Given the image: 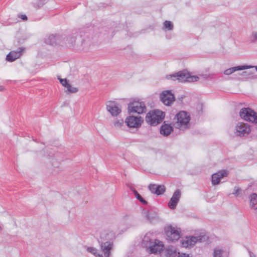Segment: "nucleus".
Listing matches in <instances>:
<instances>
[{"mask_svg":"<svg viewBox=\"0 0 257 257\" xmlns=\"http://www.w3.org/2000/svg\"><path fill=\"white\" fill-rule=\"evenodd\" d=\"M190 114L185 111L178 112L174 118V126L175 128L184 131L190 127Z\"/></svg>","mask_w":257,"mask_h":257,"instance_id":"nucleus-1","label":"nucleus"},{"mask_svg":"<svg viewBox=\"0 0 257 257\" xmlns=\"http://www.w3.org/2000/svg\"><path fill=\"white\" fill-rule=\"evenodd\" d=\"M109 235V233L106 232V231H103L101 232L100 238L98 239L101 250L105 257H111L110 251L113 246V242L111 240H107L108 238H106Z\"/></svg>","mask_w":257,"mask_h":257,"instance_id":"nucleus-2","label":"nucleus"},{"mask_svg":"<svg viewBox=\"0 0 257 257\" xmlns=\"http://www.w3.org/2000/svg\"><path fill=\"white\" fill-rule=\"evenodd\" d=\"M164 117V112L159 110H154L147 114L146 121L151 125H156L160 123Z\"/></svg>","mask_w":257,"mask_h":257,"instance_id":"nucleus-3","label":"nucleus"},{"mask_svg":"<svg viewBox=\"0 0 257 257\" xmlns=\"http://www.w3.org/2000/svg\"><path fill=\"white\" fill-rule=\"evenodd\" d=\"M164 230L166 238L169 241L174 242L177 241L181 237L180 228L170 225L166 226Z\"/></svg>","mask_w":257,"mask_h":257,"instance_id":"nucleus-4","label":"nucleus"},{"mask_svg":"<svg viewBox=\"0 0 257 257\" xmlns=\"http://www.w3.org/2000/svg\"><path fill=\"white\" fill-rule=\"evenodd\" d=\"M239 115L245 121L257 122V113L249 107L241 108L239 111Z\"/></svg>","mask_w":257,"mask_h":257,"instance_id":"nucleus-5","label":"nucleus"},{"mask_svg":"<svg viewBox=\"0 0 257 257\" xmlns=\"http://www.w3.org/2000/svg\"><path fill=\"white\" fill-rule=\"evenodd\" d=\"M147 108L144 102L139 101H133L128 104L129 113L136 112L138 114L145 113Z\"/></svg>","mask_w":257,"mask_h":257,"instance_id":"nucleus-6","label":"nucleus"},{"mask_svg":"<svg viewBox=\"0 0 257 257\" xmlns=\"http://www.w3.org/2000/svg\"><path fill=\"white\" fill-rule=\"evenodd\" d=\"M107 110L113 116H117L121 112L120 105L114 101H108L106 102Z\"/></svg>","mask_w":257,"mask_h":257,"instance_id":"nucleus-7","label":"nucleus"},{"mask_svg":"<svg viewBox=\"0 0 257 257\" xmlns=\"http://www.w3.org/2000/svg\"><path fill=\"white\" fill-rule=\"evenodd\" d=\"M160 97L162 103L167 106L171 105L175 100V96L171 90L163 91L160 94Z\"/></svg>","mask_w":257,"mask_h":257,"instance_id":"nucleus-8","label":"nucleus"},{"mask_svg":"<svg viewBox=\"0 0 257 257\" xmlns=\"http://www.w3.org/2000/svg\"><path fill=\"white\" fill-rule=\"evenodd\" d=\"M163 247L162 242L155 239L145 247L147 248V251L150 253H156L162 250Z\"/></svg>","mask_w":257,"mask_h":257,"instance_id":"nucleus-9","label":"nucleus"},{"mask_svg":"<svg viewBox=\"0 0 257 257\" xmlns=\"http://www.w3.org/2000/svg\"><path fill=\"white\" fill-rule=\"evenodd\" d=\"M250 132L249 125L243 122H238L235 127V134L238 136H245Z\"/></svg>","mask_w":257,"mask_h":257,"instance_id":"nucleus-10","label":"nucleus"},{"mask_svg":"<svg viewBox=\"0 0 257 257\" xmlns=\"http://www.w3.org/2000/svg\"><path fill=\"white\" fill-rule=\"evenodd\" d=\"M143 121L141 116H130L126 117L125 122L128 127L137 128L141 126Z\"/></svg>","mask_w":257,"mask_h":257,"instance_id":"nucleus-11","label":"nucleus"},{"mask_svg":"<svg viewBox=\"0 0 257 257\" xmlns=\"http://www.w3.org/2000/svg\"><path fill=\"white\" fill-rule=\"evenodd\" d=\"M200 240H201L200 236H186L185 238H182L181 241V246L186 248L191 247L193 246L196 244V243Z\"/></svg>","mask_w":257,"mask_h":257,"instance_id":"nucleus-12","label":"nucleus"},{"mask_svg":"<svg viewBox=\"0 0 257 257\" xmlns=\"http://www.w3.org/2000/svg\"><path fill=\"white\" fill-rule=\"evenodd\" d=\"M181 193L179 189H177L173 193L168 202V206L171 209H175L181 197Z\"/></svg>","mask_w":257,"mask_h":257,"instance_id":"nucleus-13","label":"nucleus"},{"mask_svg":"<svg viewBox=\"0 0 257 257\" xmlns=\"http://www.w3.org/2000/svg\"><path fill=\"white\" fill-rule=\"evenodd\" d=\"M25 48L23 47L19 48L16 51H11L6 56V60L9 62H13L20 58L23 54Z\"/></svg>","mask_w":257,"mask_h":257,"instance_id":"nucleus-14","label":"nucleus"},{"mask_svg":"<svg viewBox=\"0 0 257 257\" xmlns=\"http://www.w3.org/2000/svg\"><path fill=\"white\" fill-rule=\"evenodd\" d=\"M149 189L152 193L155 194L157 195L163 194L166 190V188L164 185H157L154 184H150L149 186Z\"/></svg>","mask_w":257,"mask_h":257,"instance_id":"nucleus-15","label":"nucleus"},{"mask_svg":"<svg viewBox=\"0 0 257 257\" xmlns=\"http://www.w3.org/2000/svg\"><path fill=\"white\" fill-rule=\"evenodd\" d=\"M253 67V66L247 65L235 66L225 70L224 71L223 73L225 75H229L236 71L243 70L245 69L252 68Z\"/></svg>","mask_w":257,"mask_h":257,"instance_id":"nucleus-16","label":"nucleus"},{"mask_svg":"<svg viewBox=\"0 0 257 257\" xmlns=\"http://www.w3.org/2000/svg\"><path fill=\"white\" fill-rule=\"evenodd\" d=\"M166 78L168 80H178L179 82H183V81H184V79L185 78V75L184 71H179L173 74L166 75Z\"/></svg>","mask_w":257,"mask_h":257,"instance_id":"nucleus-17","label":"nucleus"},{"mask_svg":"<svg viewBox=\"0 0 257 257\" xmlns=\"http://www.w3.org/2000/svg\"><path fill=\"white\" fill-rule=\"evenodd\" d=\"M227 172L225 170L219 171L212 175V184L213 185H217L220 182V179L226 176Z\"/></svg>","mask_w":257,"mask_h":257,"instance_id":"nucleus-18","label":"nucleus"},{"mask_svg":"<svg viewBox=\"0 0 257 257\" xmlns=\"http://www.w3.org/2000/svg\"><path fill=\"white\" fill-rule=\"evenodd\" d=\"M78 31H75L66 39L65 43L66 46L69 47H74L75 45L76 39H78Z\"/></svg>","mask_w":257,"mask_h":257,"instance_id":"nucleus-19","label":"nucleus"},{"mask_svg":"<svg viewBox=\"0 0 257 257\" xmlns=\"http://www.w3.org/2000/svg\"><path fill=\"white\" fill-rule=\"evenodd\" d=\"M61 36L59 35H51L45 39V43L50 45H61Z\"/></svg>","mask_w":257,"mask_h":257,"instance_id":"nucleus-20","label":"nucleus"},{"mask_svg":"<svg viewBox=\"0 0 257 257\" xmlns=\"http://www.w3.org/2000/svg\"><path fill=\"white\" fill-rule=\"evenodd\" d=\"M173 131V127L171 124L164 121L160 127V134L164 136H168Z\"/></svg>","mask_w":257,"mask_h":257,"instance_id":"nucleus-21","label":"nucleus"},{"mask_svg":"<svg viewBox=\"0 0 257 257\" xmlns=\"http://www.w3.org/2000/svg\"><path fill=\"white\" fill-rule=\"evenodd\" d=\"M165 256L166 257H175L179 252L177 251V248L174 246H169L165 250Z\"/></svg>","mask_w":257,"mask_h":257,"instance_id":"nucleus-22","label":"nucleus"},{"mask_svg":"<svg viewBox=\"0 0 257 257\" xmlns=\"http://www.w3.org/2000/svg\"><path fill=\"white\" fill-rule=\"evenodd\" d=\"M250 200L249 205L251 209H257V194L252 193L249 197Z\"/></svg>","mask_w":257,"mask_h":257,"instance_id":"nucleus-23","label":"nucleus"},{"mask_svg":"<svg viewBox=\"0 0 257 257\" xmlns=\"http://www.w3.org/2000/svg\"><path fill=\"white\" fill-rule=\"evenodd\" d=\"M146 218L150 222H152L158 219V215L156 212L147 211L146 213Z\"/></svg>","mask_w":257,"mask_h":257,"instance_id":"nucleus-24","label":"nucleus"},{"mask_svg":"<svg viewBox=\"0 0 257 257\" xmlns=\"http://www.w3.org/2000/svg\"><path fill=\"white\" fill-rule=\"evenodd\" d=\"M152 236V234L151 233H147L146 234L143 239L142 246L145 247L154 239L151 238Z\"/></svg>","mask_w":257,"mask_h":257,"instance_id":"nucleus-25","label":"nucleus"},{"mask_svg":"<svg viewBox=\"0 0 257 257\" xmlns=\"http://www.w3.org/2000/svg\"><path fill=\"white\" fill-rule=\"evenodd\" d=\"M184 74L185 75V78L183 82H196L199 80V77L196 76H191L188 73L184 72Z\"/></svg>","mask_w":257,"mask_h":257,"instance_id":"nucleus-26","label":"nucleus"},{"mask_svg":"<svg viewBox=\"0 0 257 257\" xmlns=\"http://www.w3.org/2000/svg\"><path fill=\"white\" fill-rule=\"evenodd\" d=\"M131 190L134 193L136 198L138 200H139L141 203H142L144 204H147V201L142 197V196L137 192V191L135 189L133 188H131Z\"/></svg>","mask_w":257,"mask_h":257,"instance_id":"nucleus-27","label":"nucleus"},{"mask_svg":"<svg viewBox=\"0 0 257 257\" xmlns=\"http://www.w3.org/2000/svg\"><path fill=\"white\" fill-rule=\"evenodd\" d=\"M248 41L250 43H257V31H252L248 37Z\"/></svg>","mask_w":257,"mask_h":257,"instance_id":"nucleus-28","label":"nucleus"},{"mask_svg":"<svg viewBox=\"0 0 257 257\" xmlns=\"http://www.w3.org/2000/svg\"><path fill=\"white\" fill-rule=\"evenodd\" d=\"M86 250L88 252L92 253L96 257H103L102 254L97 253V249L93 247H87Z\"/></svg>","mask_w":257,"mask_h":257,"instance_id":"nucleus-29","label":"nucleus"},{"mask_svg":"<svg viewBox=\"0 0 257 257\" xmlns=\"http://www.w3.org/2000/svg\"><path fill=\"white\" fill-rule=\"evenodd\" d=\"M84 33V31L83 29H80L78 31V33L79 34V38L81 41L82 45H84L86 42L89 41V37H87V39H81ZM87 37H88V35H87Z\"/></svg>","mask_w":257,"mask_h":257,"instance_id":"nucleus-30","label":"nucleus"},{"mask_svg":"<svg viewBox=\"0 0 257 257\" xmlns=\"http://www.w3.org/2000/svg\"><path fill=\"white\" fill-rule=\"evenodd\" d=\"M46 3V0H34L33 2V6L35 8L42 7Z\"/></svg>","mask_w":257,"mask_h":257,"instance_id":"nucleus-31","label":"nucleus"},{"mask_svg":"<svg viewBox=\"0 0 257 257\" xmlns=\"http://www.w3.org/2000/svg\"><path fill=\"white\" fill-rule=\"evenodd\" d=\"M223 251L219 247H216L214 249L213 257H221Z\"/></svg>","mask_w":257,"mask_h":257,"instance_id":"nucleus-32","label":"nucleus"},{"mask_svg":"<svg viewBox=\"0 0 257 257\" xmlns=\"http://www.w3.org/2000/svg\"><path fill=\"white\" fill-rule=\"evenodd\" d=\"M164 28L169 31H171L173 29V24L171 21H165L164 22Z\"/></svg>","mask_w":257,"mask_h":257,"instance_id":"nucleus-33","label":"nucleus"},{"mask_svg":"<svg viewBox=\"0 0 257 257\" xmlns=\"http://www.w3.org/2000/svg\"><path fill=\"white\" fill-rule=\"evenodd\" d=\"M66 88L70 93H76L78 91V89L77 88L72 87L70 84L68 85Z\"/></svg>","mask_w":257,"mask_h":257,"instance_id":"nucleus-34","label":"nucleus"},{"mask_svg":"<svg viewBox=\"0 0 257 257\" xmlns=\"http://www.w3.org/2000/svg\"><path fill=\"white\" fill-rule=\"evenodd\" d=\"M241 189L238 187L235 186L234 188L233 192L232 193L236 196H238L241 194Z\"/></svg>","mask_w":257,"mask_h":257,"instance_id":"nucleus-35","label":"nucleus"},{"mask_svg":"<svg viewBox=\"0 0 257 257\" xmlns=\"http://www.w3.org/2000/svg\"><path fill=\"white\" fill-rule=\"evenodd\" d=\"M123 124V120L122 119H118L114 122V125L116 127H120Z\"/></svg>","mask_w":257,"mask_h":257,"instance_id":"nucleus-36","label":"nucleus"},{"mask_svg":"<svg viewBox=\"0 0 257 257\" xmlns=\"http://www.w3.org/2000/svg\"><path fill=\"white\" fill-rule=\"evenodd\" d=\"M240 75L243 76L244 78H248L252 76V73L247 71H243Z\"/></svg>","mask_w":257,"mask_h":257,"instance_id":"nucleus-37","label":"nucleus"},{"mask_svg":"<svg viewBox=\"0 0 257 257\" xmlns=\"http://www.w3.org/2000/svg\"><path fill=\"white\" fill-rule=\"evenodd\" d=\"M59 80H60V82L61 84L63 86H64V87H65L66 88L67 87L68 85L69 84V83L67 82V79H61V78H60Z\"/></svg>","mask_w":257,"mask_h":257,"instance_id":"nucleus-38","label":"nucleus"},{"mask_svg":"<svg viewBox=\"0 0 257 257\" xmlns=\"http://www.w3.org/2000/svg\"><path fill=\"white\" fill-rule=\"evenodd\" d=\"M177 257H190L189 254L182 253L181 254H179Z\"/></svg>","mask_w":257,"mask_h":257,"instance_id":"nucleus-39","label":"nucleus"},{"mask_svg":"<svg viewBox=\"0 0 257 257\" xmlns=\"http://www.w3.org/2000/svg\"><path fill=\"white\" fill-rule=\"evenodd\" d=\"M19 17L21 18L23 21H27V17L25 15H19Z\"/></svg>","mask_w":257,"mask_h":257,"instance_id":"nucleus-40","label":"nucleus"},{"mask_svg":"<svg viewBox=\"0 0 257 257\" xmlns=\"http://www.w3.org/2000/svg\"><path fill=\"white\" fill-rule=\"evenodd\" d=\"M250 257H256L255 255L251 251H248Z\"/></svg>","mask_w":257,"mask_h":257,"instance_id":"nucleus-41","label":"nucleus"},{"mask_svg":"<svg viewBox=\"0 0 257 257\" xmlns=\"http://www.w3.org/2000/svg\"><path fill=\"white\" fill-rule=\"evenodd\" d=\"M4 89V87L2 86H0V91H3Z\"/></svg>","mask_w":257,"mask_h":257,"instance_id":"nucleus-42","label":"nucleus"},{"mask_svg":"<svg viewBox=\"0 0 257 257\" xmlns=\"http://www.w3.org/2000/svg\"><path fill=\"white\" fill-rule=\"evenodd\" d=\"M254 67L255 68V69L256 71H257V65H256V66H253V68H254Z\"/></svg>","mask_w":257,"mask_h":257,"instance_id":"nucleus-43","label":"nucleus"},{"mask_svg":"<svg viewBox=\"0 0 257 257\" xmlns=\"http://www.w3.org/2000/svg\"><path fill=\"white\" fill-rule=\"evenodd\" d=\"M2 229V227L1 226H0V230Z\"/></svg>","mask_w":257,"mask_h":257,"instance_id":"nucleus-44","label":"nucleus"}]
</instances>
